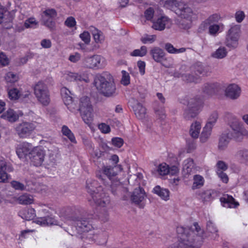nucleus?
<instances>
[{
	"instance_id": "1",
	"label": "nucleus",
	"mask_w": 248,
	"mask_h": 248,
	"mask_svg": "<svg viewBox=\"0 0 248 248\" xmlns=\"http://www.w3.org/2000/svg\"><path fill=\"white\" fill-rule=\"evenodd\" d=\"M201 228L196 222L193 223L191 230L179 227L177 228L179 241L170 245L167 248H199L202 245V238Z\"/></svg>"
},
{
	"instance_id": "2",
	"label": "nucleus",
	"mask_w": 248,
	"mask_h": 248,
	"mask_svg": "<svg viewBox=\"0 0 248 248\" xmlns=\"http://www.w3.org/2000/svg\"><path fill=\"white\" fill-rule=\"evenodd\" d=\"M93 85L98 92L106 97H111L116 93V86L112 76L108 72L96 74Z\"/></svg>"
},
{
	"instance_id": "3",
	"label": "nucleus",
	"mask_w": 248,
	"mask_h": 248,
	"mask_svg": "<svg viewBox=\"0 0 248 248\" xmlns=\"http://www.w3.org/2000/svg\"><path fill=\"white\" fill-rule=\"evenodd\" d=\"M86 188L91 196L90 202H93L98 206L105 207L110 202L109 197L103 192L101 186H98L97 181L92 179H88L86 182Z\"/></svg>"
},
{
	"instance_id": "4",
	"label": "nucleus",
	"mask_w": 248,
	"mask_h": 248,
	"mask_svg": "<svg viewBox=\"0 0 248 248\" xmlns=\"http://www.w3.org/2000/svg\"><path fill=\"white\" fill-rule=\"evenodd\" d=\"M44 121L38 118L35 121L31 122L23 121L17 124L15 127L16 133L20 138L29 137L34 130H39L44 125Z\"/></svg>"
},
{
	"instance_id": "5",
	"label": "nucleus",
	"mask_w": 248,
	"mask_h": 248,
	"mask_svg": "<svg viewBox=\"0 0 248 248\" xmlns=\"http://www.w3.org/2000/svg\"><path fill=\"white\" fill-rule=\"evenodd\" d=\"M227 117L229 119L228 124L232 130V132H228L236 140H241L243 137L248 136V131L245 128L243 124L235 116L228 113Z\"/></svg>"
},
{
	"instance_id": "6",
	"label": "nucleus",
	"mask_w": 248,
	"mask_h": 248,
	"mask_svg": "<svg viewBox=\"0 0 248 248\" xmlns=\"http://www.w3.org/2000/svg\"><path fill=\"white\" fill-rule=\"evenodd\" d=\"M220 19V16L217 14L211 15L201 23L199 27L200 31H204L208 28L209 33L210 35H217L224 28L222 24H215V23L217 22Z\"/></svg>"
},
{
	"instance_id": "7",
	"label": "nucleus",
	"mask_w": 248,
	"mask_h": 248,
	"mask_svg": "<svg viewBox=\"0 0 248 248\" xmlns=\"http://www.w3.org/2000/svg\"><path fill=\"white\" fill-rule=\"evenodd\" d=\"M65 219L67 224L74 226L77 233L78 234L88 232L93 228L89 221L85 220L84 218L68 217Z\"/></svg>"
},
{
	"instance_id": "8",
	"label": "nucleus",
	"mask_w": 248,
	"mask_h": 248,
	"mask_svg": "<svg viewBox=\"0 0 248 248\" xmlns=\"http://www.w3.org/2000/svg\"><path fill=\"white\" fill-rule=\"evenodd\" d=\"M106 59L101 55H94L85 57L82 60V65L86 68L98 70L106 65Z\"/></svg>"
},
{
	"instance_id": "9",
	"label": "nucleus",
	"mask_w": 248,
	"mask_h": 248,
	"mask_svg": "<svg viewBox=\"0 0 248 248\" xmlns=\"http://www.w3.org/2000/svg\"><path fill=\"white\" fill-rule=\"evenodd\" d=\"M176 14L182 18L186 19L189 23L197 18V14L187 4L181 2L175 9Z\"/></svg>"
},
{
	"instance_id": "10",
	"label": "nucleus",
	"mask_w": 248,
	"mask_h": 248,
	"mask_svg": "<svg viewBox=\"0 0 248 248\" xmlns=\"http://www.w3.org/2000/svg\"><path fill=\"white\" fill-rule=\"evenodd\" d=\"M34 94L42 105H47L50 102L48 90L46 86L42 81L37 83L34 87Z\"/></svg>"
},
{
	"instance_id": "11",
	"label": "nucleus",
	"mask_w": 248,
	"mask_h": 248,
	"mask_svg": "<svg viewBox=\"0 0 248 248\" xmlns=\"http://www.w3.org/2000/svg\"><path fill=\"white\" fill-rule=\"evenodd\" d=\"M63 80L67 82H84L88 83L90 79L88 74L85 73H77L69 70H66L62 73Z\"/></svg>"
},
{
	"instance_id": "12",
	"label": "nucleus",
	"mask_w": 248,
	"mask_h": 248,
	"mask_svg": "<svg viewBox=\"0 0 248 248\" xmlns=\"http://www.w3.org/2000/svg\"><path fill=\"white\" fill-rule=\"evenodd\" d=\"M45 155V151L41 147H36L30 153V158L34 166H40L44 161Z\"/></svg>"
},
{
	"instance_id": "13",
	"label": "nucleus",
	"mask_w": 248,
	"mask_h": 248,
	"mask_svg": "<svg viewBox=\"0 0 248 248\" xmlns=\"http://www.w3.org/2000/svg\"><path fill=\"white\" fill-rule=\"evenodd\" d=\"M146 197V194L144 190L142 187L139 186L134 189L131 195L130 199L133 203L140 208H143L145 206L144 201Z\"/></svg>"
},
{
	"instance_id": "14",
	"label": "nucleus",
	"mask_w": 248,
	"mask_h": 248,
	"mask_svg": "<svg viewBox=\"0 0 248 248\" xmlns=\"http://www.w3.org/2000/svg\"><path fill=\"white\" fill-rule=\"evenodd\" d=\"M128 103L130 107L132 108L137 118L141 120L145 118L146 115V109L143 106L141 103L133 98L129 100Z\"/></svg>"
},
{
	"instance_id": "15",
	"label": "nucleus",
	"mask_w": 248,
	"mask_h": 248,
	"mask_svg": "<svg viewBox=\"0 0 248 248\" xmlns=\"http://www.w3.org/2000/svg\"><path fill=\"white\" fill-rule=\"evenodd\" d=\"M56 16L57 13L53 9H48L45 10L42 16V20L44 25L49 28H53L54 25L53 19Z\"/></svg>"
},
{
	"instance_id": "16",
	"label": "nucleus",
	"mask_w": 248,
	"mask_h": 248,
	"mask_svg": "<svg viewBox=\"0 0 248 248\" xmlns=\"http://www.w3.org/2000/svg\"><path fill=\"white\" fill-rule=\"evenodd\" d=\"M31 144L23 142L17 144L16 147V153L20 158L25 157L27 155H30V153L33 148Z\"/></svg>"
},
{
	"instance_id": "17",
	"label": "nucleus",
	"mask_w": 248,
	"mask_h": 248,
	"mask_svg": "<svg viewBox=\"0 0 248 248\" xmlns=\"http://www.w3.org/2000/svg\"><path fill=\"white\" fill-rule=\"evenodd\" d=\"M224 93L226 96L231 99L234 100L237 99L240 96L241 89L235 84H231L226 87Z\"/></svg>"
},
{
	"instance_id": "18",
	"label": "nucleus",
	"mask_w": 248,
	"mask_h": 248,
	"mask_svg": "<svg viewBox=\"0 0 248 248\" xmlns=\"http://www.w3.org/2000/svg\"><path fill=\"white\" fill-rule=\"evenodd\" d=\"M171 24L170 20L165 16H161L156 20L153 21L152 28L157 31H163L166 27H169Z\"/></svg>"
},
{
	"instance_id": "19",
	"label": "nucleus",
	"mask_w": 248,
	"mask_h": 248,
	"mask_svg": "<svg viewBox=\"0 0 248 248\" xmlns=\"http://www.w3.org/2000/svg\"><path fill=\"white\" fill-rule=\"evenodd\" d=\"M85 103H88V101ZM89 104H87V109H85V108L82 107L80 112L81 116L83 121L87 124H90L92 123L93 119V107H91Z\"/></svg>"
},
{
	"instance_id": "20",
	"label": "nucleus",
	"mask_w": 248,
	"mask_h": 248,
	"mask_svg": "<svg viewBox=\"0 0 248 248\" xmlns=\"http://www.w3.org/2000/svg\"><path fill=\"white\" fill-rule=\"evenodd\" d=\"M34 222L41 226H46L49 225H60L58 221L51 216L37 217Z\"/></svg>"
},
{
	"instance_id": "21",
	"label": "nucleus",
	"mask_w": 248,
	"mask_h": 248,
	"mask_svg": "<svg viewBox=\"0 0 248 248\" xmlns=\"http://www.w3.org/2000/svg\"><path fill=\"white\" fill-rule=\"evenodd\" d=\"M203 104V99L201 97L192 98L188 102V106L190 111L197 114L201 109Z\"/></svg>"
},
{
	"instance_id": "22",
	"label": "nucleus",
	"mask_w": 248,
	"mask_h": 248,
	"mask_svg": "<svg viewBox=\"0 0 248 248\" xmlns=\"http://www.w3.org/2000/svg\"><path fill=\"white\" fill-rule=\"evenodd\" d=\"M152 192L165 201H168L170 199V192L169 190L161 187L160 186H155L152 190Z\"/></svg>"
},
{
	"instance_id": "23",
	"label": "nucleus",
	"mask_w": 248,
	"mask_h": 248,
	"mask_svg": "<svg viewBox=\"0 0 248 248\" xmlns=\"http://www.w3.org/2000/svg\"><path fill=\"white\" fill-rule=\"evenodd\" d=\"M30 92L29 91H25L24 92L18 90L16 88H13L9 90V97L11 100H16L20 97L26 98L29 96Z\"/></svg>"
},
{
	"instance_id": "24",
	"label": "nucleus",
	"mask_w": 248,
	"mask_h": 248,
	"mask_svg": "<svg viewBox=\"0 0 248 248\" xmlns=\"http://www.w3.org/2000/svg\"><path fill=\"white\" fill-rule=\"evenodd\" d=\"M150 53L154 61L157 62H161L165 59V53L159 47H154L152 48Z\"/></svg>"
},
{
	"instance_id": "25",
	"label": "nucleus",
	"mask_w": 248,
	"mask_h": 248,
	"mask_svg": "<svg viewBox=\"0 0 248 248\" xmlns=\"http://www.w3.org/2000/svg\"><path fill=\"white\" fill-rule=\"evenodd\" d=\"M220 202L222 206L226 208H236L239 205V203L232 196L228 195L221 198Z\"/></svg>"
},
{
	"instance_id": "26",
	"label": "nucleus",
	"mask_w": 248,
	"mask_h": 248,
	"mask_svg": "<svg viewBox=\"0 0 248 248\" xmlns=\"http://www.w3.org/2000/svg\"><path fill=\"white\" fill-rule=\"evenodd\" d=\"M216 192L212 189L202 190L200 191L198 195L203 202H210L214 200Z\"/></svg>"
},
{
	"instance_id": "27",
	"label": "nucleus",
	"mask_w": 248,
	"mask_h": 248,
	"mask_svg": "<svg viewBox=\"0 0 248 248\" xmlns=\"http://www.w3.org/2000/svg\"><path fill=\"white\" fill-rule=\"evenodd\" d=\"M89 30L95 42L97 44H102L105 40L103 32L94 27H90Z\"/></svg>"
},
{
	"instance_id": "28",
	"label": "nucleus",
	"mask_w": 248,
	"mask_h": 248,
	"mask_svg": "<svg viewBox=\"0 0 248 248\" xmlns=\"http://www.w3.org/2000/svg\"><path fill=\"white\" fill-rule=\"evenodd\" d=\"M13 15L11 13H9L0 3V24L11 21L13 18Z\"/></svg>"
},
{
	"instance_id": "29",
	"label": "nucleus",
	"mask_w": 248,
	"mask_h": 248,
	"mask_svg": "<svg viewBox=\"0 0 248 248\" xmlns=\"http://www.w3.org/2000/svg\"><path fill=\"white\" fill-rule=\"evenodd\" d=\"M19 215L23 219L30 220L35 217V211L33 208H25L19 211Z\"/></svg>"
},
{
	"instance_id": "30",
	"label": "nucleus",
	"mask_w": 248,
	"mask_h": 248,
	"mask_svg": "<svg viewBox=\"0 0 248 248\" xmlns=\"http://www.w3.org/2000/svg\"><path fill=\"white\" fill-rule=\"evenodd\" d=\"M232 138H233V137L229 135V133H223L219 138L218 145V148L221 150H224L227 147L230 140Z\"/></svg>"
},
{
	"instance_id": "31",
	"label": "nucleus",
	"mask_w": 248,
	"mask_h": 248,
	"mask_svg": "<svg viewBox=\"0 0 248 248\" xmlns=\"http://www.w3.org/2000/svg\"><path fill=\"white\" fill-rule=\"evenodd\" d=\"M6 162L2 158H0V182L6 183L8 181L9 175L6 172Z\"/></svg>"
},
{
	"instance_id": "32",
	"label": "nucleus",
	"mask_w": 248,
	"mask_h": 248,
	"mask_svg": "<svg viewBox=\"0 0 248 248\" xmlns=\"http://www.w3.org/2000/svg\"><path fill=\"white\" fill-rule=\"evenodd\" d=\"M193 184L192 185V189L193 190L199 189L202 187L205 183V180L203 176L199 174H196L193 176Z\"/></svg>"
},
{
	"instance_id": "33",
	"label": "nucleus",
	"mask_w": 248,
	"mask_h": 248,
	"mask_svg": "<svg viewBox=\"0 0 248 248\" xmlns=\"http://www.w3.org/2000/svg\"><path fill=\"white\" fill-rule=\"evenodd\" d=\"M1 118L10 122H15L18 119V115L12 109H8L2 115Z\"/></svg>"
},
{
	"instance_id": "34",
	"label": "nucleus",
	"mask_w": 248,
	"mask_h": 248,
	"mask_svg": "<svg viewBox=\"0 0 248 248\" xmlns=\"http://www.w3.org/2000/svg\"><path fill=\"white\" fill-rule=\"evenodd\" d=\"M201 129V124L199 122L196 121L191 125L189 130L190 136L194 139L199 137L200 132Z\"/></svg>"
},
{
	"instance_id": "35",
	"label": "nucleus",
	"mask_w": 248,
	"mask_h": 248,
	"mask_svg": "<svg viewBox=\"0 0 248 248\" xmlns=\"http://www.w3.org/2000/svg\"><path fill=\"white\" fill-rule=\"evenodd\" d=\"M219 87V84L217 83H206L204 85L203 91L208 94L212 93L217 91Z\"/></svg>"
},
{
	"instance_id": "36",
	"label": "nucleus",
	"mask_w": 248,
	"mask_h": 248,
	"mask_svg": "<svg viewBox=\"0 0 248 248\" xmlns=\"http://www.w3.org/2000/svg\"><path fill=\"white\" fill-rule=\"evenodd\" d=\"M240 34V26L238 25H232L226 35L239 38Z\"/></svg>"
},
{
	"instance_id": "37",
	"label": "nucleus",
	"mask_w": 248,
	"mask_h": 248,
	"mask_svg": "<svg viewBox=\"0 0 248 248\" xmlns=\"http://www.w3.org/2000/svg\"><path fill=\"white\" fill-rule=\"evenodd\" d=\"M218 118V113L216 111L213 112L209 116L205 127L208 128L213 129L216 124Z\"/></svg>"
},
{
	"instance_id": "38",
	"label": "nucleus",
	"mask_w": 248,
	"mask_h": 248,
	"mask_svg": "<svg viewBox=\"0 0 248 248\" xmlns=\"http://www.w3.org/2000/svg\"><path fill=\"white\" fill-rule=\"evenodd\" d=\"M227 53L228 51L225 47L220 46L211 54V56L215 59H221L227 56Z\"/></svg>"
},
{
	"instance_id": "39",
	"label": "nucleus",
	"mask_w": 248,
	"mask_h": 248,
	"mask_svg": "<svg viewBox=\"0 0 248 248\" xmlns=\"http://www.w3.org/2000/svg\"><path fill=\"white\" fill-rule=\"evenodd\" d=\"M103 173L106 175L110 180L113 177L118 174V172L115 170V168L110 166H104L102 168Z\"/></svg>"
},
{
	"instance_id": "40",
	"label": "nucleus",
	"mask_w": 248,
	"mask_h": 248,
	"mask_svg": "<svg viewBox=\"0 0 248 248\" xmlns=\"http://www.w3.org/2000/svg\"><path fill=\"white\" fill-rule=\"evenodd\" d=\"M62 134L67 137L69 140L75 144L77 143V140L73 133L66 125H63L62 128Z\"/></svg>"
},
{
	"instance_id": "41",
	"label": "nucleus",
	"mask_w": 248,
	"mask_h": 248,
	"mask_svg": "<svg viewBox=\"0 0 248 248\" xmlns=\"http://www.w3.org/2000/svg\"><path fill=\"white\" fill-rule=\"evenodd\" d=\"M235 157L241 162L248 164V150L241 149L237 151Z\"/></svg>"
},
{
	"instance_id": "42",
	"label": "nucleus",
	"mask_w": 248,
	"mask_h": 248,
	"mask_svg": "<svg viewBox=\"0 0 248 248\" xmlns=\"http://www.w3.org/2000/svg\"><path fill=\"white\" fill-rule=\"evenodd\" d=\"M194 162L191 158L185 160L183 163V171L185 174H190L194 168Z\"/></svg>"
},
{
	"instance_id": "43",
	"label": "nucleus",
	"mask_w": 248,
	"mask_h": 248,
	"mask_svg": "<svg viewBox=\"0 0 248 248\" xmlns=\"http://www.w3.org/2000/svg\"><path fill=\"white\" fill-rule=\"evenodd\" d=\"M169 166L166 163H161L157 166L156 171L159 176H165L169 174Z\"/></svg>"
},
{
	"instance_id": "44",
	"label": "nucleus",
	"mask_w": 248,
	"mask_h": 248,
	"mask_svg": "<svg viewBox=\"0 0 248 248\" xmlns=\"http://www.w3.org/2000/svg\"><path fill=\"white\" fill-rule=\"evenodd\" d=\"M4 78L7 83L14 84L18 81L19 78L18 75L9 72L5 74Z\"/></svg>"
},
{
	"instance_id": "45",
	"label": "nucleus",
	"mask_w": 248,
	"mask_h": 248,
	"mask_svg": "<svg viewBox=\"0 0 248 248\" xmlns=\"http://www.w3.org/2000/svg\"><path fill=\"white\" fill-rule=\"evenodd\" d=\"M239 39L238 38L226 35L225 44L228 47L235 48L238 46Z\"/></svg>"
},
{
	"instance_id": "46",
	"label": "nucleus",
	"mask_w": 248,
	"mask_h": 248,
	"mask_svg": "<svg viewBox=\"0 0 248 248\" xmlns=\"http://www.w3.org/2000/svg\"><path fill=\"white\" fill-rule=\"evenodd\" d=\"M212 129L204 127L200 137V141L205 143L207 141L212 134Z\"/></svg>"
},
{
	"instance_id": "47",
	"label": "nucleus",
	"mask_w": 248,
	"mask_h": 248,
	"mask_svg": "<svg viewBox=\"0 0 248 248\" xmlns=\"http://www.w3.org/2000/svg\"><path fill=\"white\" fill-rule=\"evenodd\" d=\"M166 51L170 54H179L184 53L186 51V48L182 47L179 49L175 48L170 43H167L164 46Z\"/></svg>"
},
{
	"instance_id": "48",
	"label": "nucleus",
	"mask_w": 248,
	"mask_h": 248,
	"mask_svg": "<svg viewBox=\"0 0 248 248\" xmlns=\"http://www.w3.org/2000/svg\"><path fill=\"white\" fill-rule=\"evenodd\" d=\"M63 102L65 105L67 107V108L72 112L76 111L75 104L73 100L72 95L68 96L65 97L63 98Z\"/></svg>"
},
{
	"instance_id": "49",
	"label": "nucleus",
	"mask_w": 248,
	"mask_h": 248,
	"mask_svg": "<svg viewBox=\"0 0 248 248\" xmlns=\"http://www.w3.org/2000/svg\"><path fill=\"white\" fill-rule=\"evenodd\" d=\"M18 202L21 204H30L33 202V198L32 196L28 194H23L18 198Z\"/></svg>"
},
{
	"instance_id": "50",
	"label": "nucleus",
	"mask_w": 248,
	"mask_h": 248,
	"mask_svg": "<svg viewBox=\"0 0 248 248\" xmlns=\"http://www.w3.org/2000/svg\"><path fill=\"white\" fill-rule=\"evenodd\" d=\"M181 2L177 0H162L160 4L168 9H172L174 7L177 8L178 5Z\"/></svg>"
},
{
	"instance_id": "51",
	"label": "nucleus",
	"mask_w": 248,
	"mask_h": 248,
	"mask_svg": "<svg viewBox=\"0 0 248 248\" xmlns=\"http://www.w3.org/2000/svg\"><path fill=\"white\" fill-rule=\"evenodd\" d=\"M86 101L87 102L88 101V105H89L91 107H92L90 98L87 96H83L80 99L79 107L78 108L76 105H75L76 110H81L82 107L85 108V109H87V105H86L87 103H85Z\"/></svg>"
},
{
	"instance_id": "52",
	"label": "nucleus",
	"mask_w": 248,
	"mask_h": 248,
	"mask_svg": "<svg viewBox=\"0 0 248 248\" xmlns=\"http://www.w3.org/2000/svg\"><path fill=\"white\" fill-rule=\"evenodd\" d=\"M207 230L209 232L212 234V237L214 239H216L218 237L217 230L213 222L209 221L207 223Z\"/></svg>"
},
{
	"instance_id": "53",
	"label": "nucleus",
	"mask_w": 248,
	"mask_h": 248,
	"mask_svg": "<svg viewBox=\"0 0 248 248\" xmlns=\"http://www.w3.org/2000/svg\"><path fill=\"white\" fill-rule=\"evenodd\" d=\"M147 53V47L143 46L140 47V49L134 50L131 53V55L134 57H143Z\"/></svg>"
},
{
	"instance_id": "54",
	"label": "nucleus",
	"mask_w": 248,
	"mask_h": 248,
	"mask_svg": "<svg viewBox=\"0 0 248 248\" xmlns=\"http://www.w3.org/2000/svg\"><path fill=\"white\" fill-rule=\"evenodd\" d=\"M121 83L124 86H127L130 83V77L129 74L125 70H122Z\"/></svg>"
},
{
	"instance_id": "55",
	"label": "nucleus",
	"mask_w": 248,
	"mask_h": 248,
	"mask_svg": "<svg viewBox=\"0 0 248 248\" xmlns=\"http://www.w3.org/2000/svg\"><path fill=\"white\" fill-rule=\"evenodd\" d=\"M156 38V36L155 35H148L145 34L141 37L140 40L142 43L145 44L148 43L152 44L155 41Z\"/></svg>"
},
{
	"instance_id": "56",
	"label": "nucleus",
	"mask_w": 248,
	"mask_h": 248,
	"mask_svg": "<svg viewBox=\"0 0 248 248\" xmlns=\"http://www.w3.org/2000/svg\"><path fill=\"white\" fill-rule=\"evenodd\" d=\"M192 70L196 75H204L205 73L204 68L202 63L200 62L194 64L192 67Z\"/></svg>"
},
{
	"instance_id": "57",
	"label": "nucleus",
	"mask_w": 248,
	"mask_h": 248,
	"mask_svg": "<svg viewBox=\"0 0 248 248\" xmlns=\"http://www.w3.org/2000/svg\"><path fill=\"white\" fill-rule=\"evenodd\" d=\"M38 25V22L34 18L31 17L27 19L24 23V28H35Z\"/></svg>"
},
{
	"instance_id": "58",
	"label": "nucleus",
	"mask_w": 248,
	"mask_h": 248,
	"mask_svg": "<svg viewBox=\"0 0 248 248\" xmlns=\"http://www.w3.org/2000/svg\"><path fill=\"white\" fill-rule=\"evenodd\" d=\"M10 60L6 55L3 52H0V64L2 66H6L9 65Z\"/></svg>"
},
{
	"instance_id": "59",
	"label": "nucleus",
	"mask_w": 248,
	"mask_h": 248,
	"mask_svg": "<svg viewBox=\"0 0 248 248\" xmlns=\"http://www.w3.org/2000/svg\"><path fill=\"white\" fill-rule=\"evenodd\" d=\"M79 37L86 44H89L91 41V35L87 31H84L79 35Z\"/></svg>"
},
{
	"instance_id": "60",
	"label": "nucleus",
	"mask_w": 248,
	"mask_h": 248,
	"mask_svg": "<svg viewBox=\"0 0 248 248\" xmlns=\"http://www.w3.org/2000/svg\"><path fill=\"white\" fill-rule=\"evenodd\" d=\"M92 151L90 152V154L92 158L94 159H98L101 157L103 155V152L101 151L99 149H94L93 147Z\"/></svg>"
},
{
	"instance_id": "61",
	"label": "nucleus",
	"mask_w": 248,
	"mask_h": 248,
	"mask_svg": "<svg viewBox=\"0 0 248 248\" xmlns=\"http://www.w3.org/2000/svg\"><path fill=\"white\" fill-rule=\"evenodd\" d=\"M76 24L77 22L76 19L73 16L68 17L64 22L65 25L70 28L74 27L76 25Z\"/></svg>"
},
{
	"instance_id": "62",
	"label": "nucleus",
	"mask_w": 248,
	"mask_h": 248,
	"mask_svg": "<svg viewBox=\"0 0 248 248\" xmlns=\"http://www.w3.org/2000/svg\"><path fill=\"white\" fill-rule=\"evenodd\" d=\"M111 143L113 146L120 148L124 144V140L121 138L115 137L111 139Z\"/></svg>"
},
{
	"instance_id": "63",
	"label": "nucleus",
	"mask_w": 248,
	"mask_h": 248,
	"mask_svg": "<svg viewBox=\"0 0 248 248\" xmlns=\"http://www.w3.org/2000/svg\"><path fill=\"white\" fill-rule=\"evenodd\" d=\"M245 17V13L241 10L236 12L235 14V19L237 22L241 23L243 21Z\"/></svg>"
},
{
	"instance_id": "64",
	"label": "nucleus",
	"mask_w": 248,
	"mask_h": 248,
	"mask_svg": "<svg viewBox=\"0 0 248 248\" xmlns=\"http://www.w3.org/2000/svg\"><path fill=\"white\" fill-rule=\"evenodd\" d=\"M169 181L171 186L174 188H176L180 184L181 178L179 176H176L173 178L170 179Z\"/></svg>"
}]
</instances>
